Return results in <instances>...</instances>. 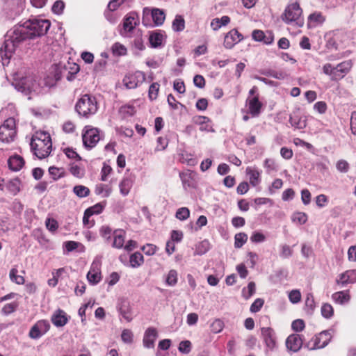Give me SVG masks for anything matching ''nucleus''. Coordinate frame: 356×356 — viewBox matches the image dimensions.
Here are the masks:
<instances>
[{"mask_svg":"<svg viewBox=\"0 0 356 356\" xmlns=\"http://www.w3.org/2000/svg\"><path fill=\"white\" fill-rule=\"evenodd\" d=\"M30 145L32 152L38 159L48 156L52 147L50 135L44 131L36 132L32 136Z\"/></svg>","mask_w":356,"mask_h":356,"instance_id":"1","label":"nucleus"},{"mask_svg":"<svg viewBox=\"0 0 356 356\" xmlns=\"http://www.w3.org/2000/svg\"><path fill=\"white\" fill-rule=\"evenodd\" d=\"M27 39H30V37L23 25L15 26L6 35L5 48L8 51H15Z\"/></svg>","mask_w":356,"mask_h":356,"instance_id":"2","label":"nucleus"},{"mask_svg":"<svg viewBox=\"0 0 356 356\" xmlns=\"http://www.w3.org/2000/svg\"><path fill=\"white\" fill-rule=\"evenodd\" d=\"M98 109V104L95 97L86 94L76 102L75 110L79 116L88 118L95 115Z\"/></svg>","mask_w":356,"mask_h":356,"instance_id":"3","label":"nucleus"},{"mask_svg":"<svg viewBox=\"0 0 356 356\" xmlns=\"http://www.w3.org/2000/svg\"><path fill=\"white\" fill-rule=\"evenodd\" d=\"M302 10L298 1H291L286 7L281 18L286 24L294 23L298 26H303V19H302Z\"/></svg>","mask_w":356,"mask_h":356,"instance_id":"4","label":"nucleus"},{"mask_svg":"<svg viewBox=\"0 0 356 356\" xmlns=\"http://www.w3.org/2000/svg\"><path fill=\"white\" fill-rule=\"evenodd\" d=\"M23 26L29 33L30 38L44 35L50 27V22L47 19H33L26 21Z\"/></svg>","mask_w":356,"mask_h":356,"instance_id":"5","label":"nucleus"},{"mask_svg":"<svg viewBox=\"0 0 356 356\" xmlns=\"http://www.w3.org/2000/svg\"><path fill=\"white\" fill-rule=\"evenodd\" d=\"M15 88L26 95L33 93L38 94L41 92L40 83L32 76L22 79L15 83Z\"/></svg>","mask_w":356,"mask_h":356,"instance_id":"6","label":"nucleus"},{"mask_svg":"<svg viewBox=\"0 0 356 356\" xmlns=\"http://www.w3.org/2000/svg\"><path fill=\"white\" fill-rule=\"evenodd\" d=\"M151 15L153 22L156 26H161L163 24L165 15L163 10L159 8H149L145 7L143 10V24L145 26L148 25L147 18Z\"/></svg>","mask_w":356,"mask_h":356,"instance_id":"7","label":"nucleus"},{"mask_svg":"<svg viewBox=\"0 0 356 356\" xmlns=\"http://www.w3.org/2000/svg\"><path fill=\"white\" fill-rule=\"evenodd\" d=\"M101 137L99 130L97 128L86 127L82 136L84 146L88 149H92L99 141Z\"/></svg>","mask_w":356,"mask_h":356,"instance_id":"8","label":"nucleus"},{"mask_svg":"<svg viewBox=\"0 0 356 356\" xmlns=\"http://www.w3.org/2000/svg\"><path fill=\"white\" fill-rule=\"evenodd\" d=\"M102 261L100 257H96L92 261L90 270L87 273V280L92 285L98 284L102 280Z\"/></svg>","mask_w":356,"mask_h":356,"instance_id":"9","label":"nucleus"},{"mask_svg":"<svg viewBox=\"0 0 356 356\" xmlns=\"http://www.w3.org/2000/svg\"><path fill=\"white\" fill-rule=\"evenodd\" d=\"M145 80V74L140 71L127 74L123 79L124 85L128 89L136 88Z\"/></svg>","mask_w":356,"mask_h":356,"instance_id":"10","label":"nucleus"},{"mask_svg":"<svg viewBox=\"0 0 356 356\" xmlns=\"http://www.w3.org/2000/svg\"><path fill=\"white\" fill-rule=\"evenodd\" d=\"M330 341V335H313L307 346L310 350L320 349L325 347Z\"/></svg>","mask_w":356,"mask_h":356,"instance_id":"11","label":"nucleus"},{"mask_svg":"<svg viewBox=\"0 0 356 356\" xmlns=\"http://www.w3.org/2000/svg\"><path fill=\"white\" fill-rule=\"evenodd\" d=\"M243 39L242 35L236 29H232L225 36L224 47L226 49H232L236 44Z\"/></svg>","mask_w":356,"mask_h":356,"instance_id":"12","label":"nucleus"},{"mask_svg":"<svg viewBox=\"0 0 356 356\" xmlns=\"http://www.w3.org/2000/svg\"><path fill=\"white\" fill-rule=\"evenodd\" d=\"M246 102L248 104L249 112L252 116H258L261 113V108L262 107V104L259 100V95L252 97H248Z\"/></svg>","mask_w":356,"mask_h":356,"instance_id":"13","label":"nucleus"},{"mask_svg":"<svg viewBox=\"0 0 356 356\" xmlns=\"http://www.w3.org/2000/svg\"><path fill=\"white\" fill-rule=\"evenodd\" d=\"M302 343L300 335H289L286 340V346L289 350L297 352L302 347Z\"/></svg>","mask_w":356,"mask_h":356,"instance_id":"14","label":"nucleus"},{"mask_svg":"<svg viewBox=\"0 0 356 356\" xmlns=\"http://www.w3.org/2000/svg\"><path fill=\"white\" fill-rule=\"evenodd\" d=\"M351 60H346L334 67V72L336 73V81L342 79L346 74L349 72L352 67Z\"/></svg>","mask_w":356,"mask_h":356,"instance_id":"15","label":"nucleus"},{"mask_svg":"<svg viewBox=\"0 0 356 356\" xmlns=\"http://www.w3.org/2000/svg\"><path fill=\"white\" fill-rule=\"evenodd\" d=\"M337 282L342 286L356 282V270H349L341 273Z\"/></svg>","mask_w":356,"mask_h":356,"instance_id":"16","label":"nucleus"},{"mask_svg":"<svg viewBox=\"0 0 356 356\" xmlns=\"http://www.w3.org/2000/svg\"><path fill=\"white\" fill-rule=\"evenodd\" d=\"M113 241L112 247L120 249L124 246L125 232L122 229H115L113 232Z\"/></svg>","mask_w":356,"mask_h":356,"instance_id":"17","label":"nucleus"},{"mask_svg":"<svg viewBox=\"0 0 356 356\" xmlns=\"http://www.w3.org/2000/svg\"><path fill=\"white\" fill-rule=\"evenodd\" d=\"M246 174L249 177L250 184L252 186H256L260 183L261 171L256 167H248Z\"/></svg>","mask_w":356,"mask_h":356,"instance_id":"18","label":"nucleus"},{"mask_svg":"<svg viewBox=\"0 0 356 356\" xmlns=\"http://www.w3.org/2000/svg\"><path fill=\"white\" fill-rule=\"evenodd\" d=\"M68 319L65 312L61 309H58L51 316V321L54 325L62 327L65 325Z\"/></svg>","mask_w":356,"mask_h":356,"instance_id":"19","label":"nucleus"},{"mask_svg":"<svg viewBox=\"0 0 356 356\" xmlns=\"http://www.w3.org/2000/svg\"><path fill=\"white\" fill-rule=\"evenodd\" d=\"M50 327L49 321L41 320L38 321L31 329L29 334H44Z\"/></svg>","mask_w":356,"mask_h":356,"instance_id":"20","label":"nucleus"},{"mask_svg":"<svg viewBox=\"0 0 356 356\" xmlns=\"http://www.w3.org/2000/svg\"><path fill=\"white\" fill-rule=\"evenodd\" d=\"M119 311L122 316L127 321H131L133 318V312L127 300H122L119 307Z\"/></svg>","mask_w":356,"mask_h":356,"instance_id":"21","label":"nucleus"},{"mask_svg":"<svg viewBox=\"0 0 356 356\" xmlns=\"http://www.w3.org/2000/svg\"><path fill=\"white\" fill-rule=\"evenodd\" d=\"M22 182L19 178L10 179L6 184V188L12 195H16L21 190Z\"/></svg>","mask_w":356,"mask_h":356,"instance_id":"22","label":"nucleus"},{"mask_svg":"<svg viewBox=\"0 0 356 356\" xmlns=\"http://www.w3.org/2000/svg\"><path fill=\"white\" fill-rule=\"evenodd\" d=\"M24 161L23 158L19 155L10 156L8 161V165L10 170L13 171L19 170L24 165Z\"/></svg>","mask_w":356,"mask_h":356,"instance_id":"23","label":"nucleus"},{"mask_svg":"<svg viewBox=\"0 0 356 356\" xmlns=\"http://www.w3.org/2000/svg\"><path fill=\"white\" fill-rule=\"evenodd\" d=\"M332 299L335 303L343 305L349 302L350 296L348 291H341L334 293L332 295Z\"/></svg>","mask_w":356,"mask_h":356,"instance_id":"24","label":"nucleus"},{"mask_svg":"<svg viewBox=\"0 0 356 356\" xmlns=\"http://www.w3.org/2000/svg\"><path fill=\"white\" fill-rule=\"evenodd\" d=\"M16 134V131L9 130L6 127L0 126V140L2 142L9 143L12 141Z\"/></svg>","mask_w":356,"mask_h":356,"instance_id":"25","label":"nucleus"},{"mask_svg":"<svg viewBox=\"0 0 356 356\" xmlns=\"http://www.w3.org/2000/svg\"><path fill=\"white\" fill-rule=\"evenodd\" d=\"M325 17L320 12L314 13L308 17V23L310 26H316L325 21Z\"/></svg>","mask_w":356,"mask_h":356,"instance_id":"26","label":"nucleus"},{"mask_svg":"<svg viewBox=\"0 0 356 356\" xmlns=\"http://www.w3.org/2000/svg\"><path fill=\"white\" fill-rule=\"evenodd\" d=\"M136 113V108L132 105H124L119 109V114L123 119H127L132 117Z\"/></svg>","mask_w":356,"mask_h":356,"instance_id":"27","label":"nucleus"},{"mask_svg":"<svg viewBox=\"0 0 356 356\" xmlns=\"http://www.w3.org/2000/svg\"><path fill=\"white\" fill-rule=\"evenodd\" d=\"M95 191L97 195L107 197L111 194L112 188L107 184H99L96 185Z\"/></svg>","mask_w":356,"mask_h":356,"instance_id":"28","label":"nucleus"},{"mask_svg":"<svg viewBox=\"0 0 356 356\" xmlns=\"http://www.w3.org/2000/svg\"><path fill=\"white\" fill-rule=\"evenodd\" d=\"M230 22L228 16H222L221 18H214L211 22V26L213 31H217L222 26H226Z\"/></svg>","mask_w":356,"mask_h":356,"instance_id":"29","label":"nucleus"},{"mask_svg":"<svg viewBox=\"0 0 356 356\" xmlns=\"http://www.w3.org/2000/svg\"><path fill=\"white\" fill-rule=\"evenodd\" d=\"M289 122L292 127L299 129H304L307 126L306 120L296 115L290 116Z\"/></svg>","mask_w":356,"mask_h":356,"instance_id":"30","label":"nucleus"},{"mask_svg":"<svg viewBox=\"0 0 356 356\" xmlns=\"http://www.w3.org/2000/svg\"><path fill=\"white\" fill-rule=\"evenodd\" d=\"M137 23L135 17L133 15L127 16L123 22V28L124 31L131 32L134 29Z\"/></svg>","mask_w":356,"mask_h":356,"instance_id":"31","label":"nucleus"},{"mask_svg":"<svg viewBox=\"0 0 356 356\" xmlns=\"http://www.w3.org/2000/svg\"><path fill=\"white\" fill-rule=\"evenodd\" d=\"M9 277L13 282H15L17 284H24L25 282V279L24 276L18 275V270L14 267L12 268L9 273Z\"/></svg>","mask_w":356,"mask_h":356,"instance_id":"32","label":"nucleus"},{"mask_svg":"<svg viewBox=\"0 0 356 356\" xmlns=\"http://www.w3.org/2000/svg\"><path fill=\"white\" fill-rule=\"evenodd\" d=\"M14 51H8L7 48H5V43L1 46L0 48V60L3 65H7L9 63V59Z\"/></svg>","mask_w":356,"mask_h":356,"instance_id":"33","label":"nucleus"},{"mask_svg":"<svg viewBox=\"0 0 356 356\" xmlns=\"http://www.w3.org/2000/svg\"><path fill=\"white\" fill-rule=\"evenodd\" d=\"M172 29L177 32L183 31L185 28V21L184 17L179 15H176L172 22Z\"/></svg>","mask_w":356,"mask_h":356,"instance_id":"34","label":"nucleus"},{"mask_svg":"<svg viewBox=\"0 0 356 356\" xmlns=\"http://www.w3.org/2000/svg\"><path fill=\"white\" fill-rule=\"evenodd\" d=\"M209 250V243L204 240L196 245L194 254L202 255L207 253Z\"/></svg>","mask_w":356,"mask_h":356,"instance_id":"35","label":"nucleus"},{"mask_svg":"<svg viewBox=\"0 0 356 356\" xmlns=\"http://www.w3.org/2000/svg\"><path fill=\"white\" fill-rule=\"evenodd\" d=\"M132 186V181L129 178H124L120 183L119 187L122 195H127Z\"/></svg>","mask_w":356,"mask_h":356,"instance_id":"36","label":"nucleus"},{"mask_svg":"<svg viewBox=\"0 0 356 356\" xmlns=\"http://www.w3.org/2000/svg\"><path fill=\"white\" fill-rule=\"evenodd\" d=\"M129 262L133 268L138 267L143 263V256L136 252L130 256Z\"/></svg>","mask_w":356,"mask_h":356,"instance_id":"37","label":"nucleus"},{"mask_svg":"<svg viewBox=\"0 0 356 356\" xmlns=\"http://www.w3.org/2000/svg\"><path fill=\"white\" fill-rule=\"evenodd\" d=\"M163 39V36L162 34L159 33H152L149 36V42L151 46L154 48L160 47L162 44Z\"/></svg>","mask_w":356,"mask_h":356,"instance_id":"38","label":"nucleus"},{"mask_svg":"<svg viewBox=\"0 0 356 356\" xmlns=\"http://www.w3.org/2000/svg\"><path fill=\"white\" fill-rule=\"evenodd\" d=\"M73 192L80 198L86 197L90 194V189L83 185L75 186L73 188Z\"/></svg>","mask_w":356,"mask_h":356,"instance_id":"39","label":"nucleus"},{"mask_svg":"<svg viewBox=\"0 0 356 356\" xmlns=\"http://www.w3.org/2000/svg\"><path fill=\"white\" fill-rule=\"evenodd\" d=\"M178 273L176 270H170L166 277L165 283L168 286H173L176 285L178 281Z\"/></svg>","mask_w":356,"mask_h":356,"instance_id":"40","label":"nucleus"},{"mask_svg":"<svg viewBox=\"0 0 356 356\" xmlns=\"http://www.w3.org/2000/svg\"><path fill=\"white\" fill-rule=\"evenodd\" d=\"M256 291V286L254 282H249L247 288H243L242 290V296L248 300L253 296Z\"/></svg>","mask_w":356,"mask_h":356,"instance_id":"41","label":"nucleus"},{"mask_svg":"<svg viewBox=\"0 0 356 356\" xmlns=\"http://www.w3.org/2000/svg\"><path fill=\"white\" fill-rule=\"evenodd\" d=\"M209 122V119L205 116H199L195 120V123L200 125V130L203 131H210L211 127L208 124Z\"/></svg>","mask_w":356,"mask_h":356,"instance_id":"42","label":"nucleus"},{"mask_svg":"<svg viewBox=\"0 0 356 356\" xmlns=\"http://www.w3.org/2000/svg\"><path fill=\"white\" fill-rule=\"evenodd\" d=\"M248 235L243 232L236 234L234 236V246L236 248H241L247 241Z\"/></svg>","mask_w":356,"mask_h":356,"instance_id":"43","label":"nucleus"},{"mask_svg":"<svg viewBox=\"0 0 356 356\" xmlns=\"http://www.w3.org/2000/svg\"><path fill=\"white\" fill-rule=\"evenodd\" d=\"M106 205L105 202H100L86 209L87 214L89 213L91 216L94 214H99L102 212Z\"/></svg>","mask_w":356,"mask_h":356,"instance_id":"44","label":"nucleus"},{"mask_svg":"<svg viewBox=\"0 0 356 356\" xmlns=\"http://www.w3.org/2000/svg\"><path fill=\"white\" fill-rule=\"evenodd\" d=\"M112 51L115 56H124L127 54V48L119 42H115L112 46Z\"/></svg>","mask_w":356,"mask_h":356,"instance_id":"45","label":"nucleus"},{"mask_svg":"<svg viewBox=\"0 0 356 356\" xmlns=\"http://www.w3.org/2000/svg\"><path fill=\"white\" fill-rule=\"evenodd\" d=\"M321 314L325 318H330L334 314L332 306L329 303H325L321 307Z\"/></svg>","mask_w":356,"mask_h":356,"instance_id":"46","label":"nucleus"},{"mask_svg":"<svg viewBox=\"0 0 356 356\" xmlns=\"http://www.w3.org/2000/svg\"><path fill=\"white\" fill-rule=\"evenodd\" d=\"M291 220L295 223L303 225L307 220V216L302 212H296L293 214Z\"/></svg>","mask_w":356,"mask_h":356,"instance_id":"47","label":"nucleus"},{"mask_svg":"<svg viewBox=\"0 0 356 356\" xmlns=\"http://www.w3.org/2000/svg\"><path fill=\"white\" fill-rule=\"evenodd\" d=\"M190 216V211L187 207H181L177 209L175 217L179 220H185Z\"/></svg>","mask_w":356,"mask_h":356,"instance_id":"48","label":"nucleus"},{"mask_svg":"<svg viewBox=\"0 0 356 356\" xmlns=\"http://www.w3.org/2000/svg\"><path fill=\"white\" fill-rule=\"evenodd\" d=\"M49 172L54 179L56 180L64 175V169L51 166L49 168Z\"/></svg>","mask_w":356,"mask_h":356,"instance_id":"49","label":"nucleus"},{"mask_svg":"<svg viewBox=\"0 0 356 356\" xmlns=\"http://www.w3.org/2000/svg\"><path fill=\"white\" fill-rule=\"evenodd\" d=\"M323 71L326 75L331 77V80L336 81V73L334 72V67L330 63H326L323 67Z\"/></svg>","mask_w":356,"mask_h":356,"instance_id":"50","label":"nucleus"},{"mask_svg":"<svg viewBox=\"0 0 356 356\" xmlns=\"http://www.w3.org/2000/svg\"><path fill=\"white\" fill-rule=\"evenodd\" d=\"M99 233L102 237H103L106 241H108L111 238L112 229L107 225L102 226L99 229Z\"/></svg>","mask_w":356,"mask_h":356,"instance_id":"51","label":"nucleus"},{"mask_svg":"<svg viewBox=\"0 0 356 356\" xmlns=\"http://www.w3.org/2000/svg\"><path fill=\"white\" fill-rule=\"evenodd\" d=\"M178 350L180 353L188 354L191 350V343L190 341L185 340L179 343Z\"/></svg>","mask_w":356,"mask_h":356,"instance_id":"52","label":"nucleus"},{"mask_svg":"<svg viewBox=\"0 0 356 356\" xmlns=\"http://www.w3.org/2000/svg\"><path fill=\"white\" fill-rule=\"evenodd\" d=\"M263 74L273 77L277 79L282 80L286 77V74L282 71H274L270 70L266 72H264Z\"/></svg>","mask_w":356,"mask_h":356,"instance_id":"53","label":"nucleus"},{"mask_svg":"<svg viewBox=\"0 0 356 356\" xmlns=\"http://www.w3.org/2000/svg\"><path fill=\"white\" fill-rule=\"evenodd\" d=\"M17 307L18 304L16 302L6 304L2 308V312L6 315H8L14 312L17 309Z\"/></svg>","mask_w":356,"mask_h":356,"instance_id":"54","label":"nucleus"},{"mask_svg":"<svg viewBox=\"0 0 356 356\" xmlns=\"http://www.w3.org/2000/svg\"><path fill=\"white\" fill-rule=\"evenodd\" d=\"M65 8V3L63 1H56L52 6V12L56 15H60Z\"/></svg>","mask_w":356,"mask_h":356,"instance_id":"55","label":"nucleus"},{"mask_svg":"<svg viewBox=\"0 0 356 356\" xmlns=\"http://www.w3.org/2000/svg\"><path fill=\"white\" fill-rule=\"evenodd\" d=\"M159 90V84L153 83L149 88V97L151 99H155L158 96Z\"/></svg>","mask_w":356,"mask_h":356,"instance_id":"56","label":"nucleus"},{"mask_svg":"<svg viewBox=\"0 0 356 356\" xmlns=\"http://www.w3.org/2000/svg\"><path fill=\"white\" fill-rule=\"evenodd\" d=\"M289 298L293 304H296L301 300V293L298 290H292L289 294Z\"/></svg>","mask_w":356,"mask_h":356,"instance_id":"57","label":"nucleus"},{"mask_svg":"<svg viewBox=\"0 0 356 356\" xmlns=\"http://www.w3.org/2000/svg\"><path fill=\"white\" fill-rule=\"evenodd\" d=\"M337 169L343 173H346L349 170V164L345 160H339L337 161L336 164Z\"/></svg>","mask_w":356,"mask_h":356,"instance_id":"58","label":"nucleus"},{"mask_svg":"<svg viewBox=\"0 0 356 356\" xmlns=\"http://www.w3.org/2000/svg\"><path fill=\"white\" fill-rule=\"evenodd\" d=\"M223 326V322L219 319H216L211 324V330L214 334H218L222 330Z\"/></svg>","mask_w":356,"mask_h":356,"instance_id":"59","label":"nucleus"},{"mask_svg":"<svg viewBox=\"0 0 356 356\" xmlns=\"http://www.w3.org/2000/svg\"><path fill=\"white\" fill-rule=\"evenodd\" d=\"M264 301L261 298H257L250 306V311L253 313L259 312L262 307Z\"/></svg>","mask_w":356,"mask_h":356,"instance_id":"60","label":"nucleus"},{"mask_svg":"<svg viewBox=\"0 0 356 356\" xmlns=\"http://www.w3.org/2000/svg\"><path fill=\"white\" fill-rule=\"evenodd\" d=\"M292 330L295 332H299L303 330L305 327V323L301 319H297L293 321L291 324Z\"/></svg>","mask_w":356,"mask_h":356,"instance_id":"61","label":"nucleus"},{"mask_svg":"<svg viewBox=\"0 0 356 356\" xmlns=\"http://www.w3.org/2000/svg\"><path fill=\"white\" fill-rule=\"evenodd\" d=\"M250 240L253 243H262L265 241L266 236L261 232H254L250 236Z\"/></svg>","mask_w":356,"mask_h":356,"instance_id":"62","label":"nucleus"},{"mask_svg":"<svg viewBox=\"0 0 356 356\" xmlns=\"http://www.w3.org/2000/svg\"><path fill=\"white\" fill-rule=\"evenodd\" d=\"M46 227L50 232H55L58 229V222L56 220L47 218L45 222Z\"/></svg>","mask_w":356,"mask_h":356,"instance_id":"63","label":"nucleus"},{"mask_svg":"<svg viewBox=\"0 0 356 356\" xmlns=\"http://www.w3.org/2000/svg\"><path fill=\"white\" fill-rule=\"evenodd\" d=\"M112 168L110 165L104 163V165L101 171V180L104 181H106L108 176L111 174Z\"/></svg>","mask_w":356,"mask_h":356,"instance_id":"64","label":"nucleus"}]
</instances>
